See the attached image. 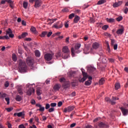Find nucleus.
I'll list each match as a JSON object with an SVG mask.
<instances>
[{"label":"nucleus","instance_id":"obj_1","mask_svg":"<svg viewBox=\"0 0 128 128\" xmlns=\"http://www.w3.org/2000/svg\"><path fill=\"white\" fill-rule=\"evenodd\" d=\"M18 68V72L21 73L26 72V70H28V66L26 62L22 60H19Z\"/></svg>","mask_w":128,"mask_h":128},{"label":"nucleus","instance_id":"obj_2","mask_svg":"<svg viewBox=\"0 0 128 128\" xmlns=\"http://www.w3.org/2000/svg\"><path fill=\"white\" fill-rule=\"evenodd\" d=\"M62 52L64 54L62 55V58L64 59H67L70 56V51L67 46H64L62 49Z\"/></svg>","mask_w":128,"mask_h":128},{"label":"nucleus","instance_id":"obj_3","mask_svg":"<svg viewBox=\"0 0 128 128\" xmlns=\"http://www.w3.org/2000/svg\"><path fill=\"white\" fill-rule=\"evenodd\" d=\"M26 87L28 88V90L26 92V95L30 96L32 93L35 92V90L32 88V85L27 84L26 85Z\"/></svg>","mask_w":128,"mask_h":128},{"label":"nucleus","instance_id":"obj_4","mask_svg":"<svg viewBox=\"0 0 128 128\" xmlns=\"http://www.w3.org/2000/svg\"><path fill=\"white\" fill-rule=\"evenodd\" d=\"M81 46L80 44H78L75 46V50L74 48H72L71 49V52H72V56H74V52H76L77 54L80 53V52H77V50H78L80 47Z\"/></svg>","mask_w":128,"mask_h":128},{"label":"nucleus","instance_id":"obj_5","mask_svg":"<svg viewBox=\"0 0 128 128\" xmlns=\"http://www.w3.org/2000/svg\"><path fill=\"white\" fill-rule=\"evenodd\" d=\"M26 62L30 66L32 67L34 63V60L30 57H28L26 59Z\"/></svg>","mask_w":128,"mask_h":128},{"label":"nucleus","instance_id":"obj_6","mask_svg":"<svg viewBox=\"0 0 128 128\" xmlns=\"http://www.w3.org/2000/svg\"><path fill=\"white\" fill-rule=\"evenodd\" d=\"M53 55L50 53H47L45 54L44 58L46 60V61H50L52 60Z\"/></svg>","mask_w":128,"mask_h":128},{"label":"nucleus","instance_id":"obj_7","mask_svg":"<svg viewBox=\"0 0 128 128\" xmlns=\"http://www.w3.org/2000/svg\"><path fill=\"white\" fill-rule=\"evenodd\" d=\"M62 26H63L62 23L60 21H59L54 24V28L57 30L62 28Z\"/></svg>","mask_w":128,"mask_h":128},{"label":"nucleus","instance_id":"obj_8","mask_svg":"<svg viewBox=\"0 0 128 128\" xmlns=\"http://www.w3.org/2000/svg\"><path fill=\"white\" fill-rule=\"evenodd\" d=\"M100 46V44L98 42H95L94 43H93L92 45V48H90V52H92L94 51V50H97L99 48Z\"/></svg>","mask_w":128,"mask_h":128},{"label":"nucleus","instance_id":"obj_9","mask_svg":"<svg viewBox=\"0 0 128 128\" xmlns=\"http://www.w3.org/2000/svg\"><path fill=\"white\" fill-rule=\"evenodd\" d=\"M124 32V26H120V28L118 29L116 33L118 35H122Z\"/></svg>","mask_w":128,"mask_h":128},{"label":"nucleus","instance_id":"obj_10","mask_svg":"<svg viewBox=\"0 0 128 128\" xmlns=\"http://www.w3.org/2000/svg\"><path fill=\"white\" fill-rule=\"evenodd\" d=\"M74 106H69L68 108H66L64 109V112H70L74 110Z\"/></svg>","mask_w":128,"mask_h":128},{"label":"nucleus","instance_id":"obj_11","mask_svg":"<svg viewBox=\"0 0 128 128\" xmlns=\"http://www.w3.org/2000/svg\"><path fill=\"white\" fill-rule=\"evenodd\" d=\"M42 4V2L41 0H36L34 4V8H38L40 7Z\"/></svg>","mask_w":128,"mask_h":128},{"label":"nucleus","instance_id":"obj_12","mask_svg":"<svg viewBox=\"0 0 128 128\" xmlns=\"http://www.w3.org/2000/svg\"><path fill=\"white\" fill-rule=\"evenodd\" d=\"M24 115H25V114H24V112H18V113H14V116H18V117H21V116H22V118H24Z\"/></svg>","mask_w":128,"mask_h":128},{"label":"nucleus","instance_id":"obj_13","mask_svg":"<svg viewBox=\"0 0 128 128\" xmlns=\"http://www.w3.org/2000/svg\"><path fill=\"white\" fill-rule=\"evenodd\" d=\"M120 110H122V112L124 116H126L128 114V110L124 108H121Z\"/></svg>","mask_w":128,"mask_h":128},{"label":"nucleus","instance_id":"obj_14","mask_svg":"<svg viewBox=\"0 0 128 128\" xmlns=\"http://www.w3.org/2000/svg\"><path fill=\"white\" fill-rule=\"evenodd\" d=\"M122 1H118V2H116L114 4H113V7L117 8V7L119 6H120L122 5Z\"/></svg>","mask_w":128,"mask_h":128},{"label":"nucleus","instance_id":"obj_15","mask_svg":"<svg viewBox=\"0 0 128 128\" xmlns=\"http://www.w3.org/2000/svg\"><path fill=\"white\" fill-rule=\"evenodd\" d=\"M89 50H90V46H85V48L84 50V54H89Z\"/></svg>","mask_w":128,"mask_h":128},{"label":"nucleus","instance_id":"obj_16","mask_svg":"<svg viewBox=\"0 0 128 128\" xmlns=\"http://www.w3.org/2000/svg\"><path fill=\"white\" fill-rule=\"evenodd\" d=\"M36 106L40 108V109L38 110L40 112H44L45 110V108L42 107V106L40 104H36Z\"/></svg>","mask_w":128,"mask_h":128},{"label":"nucleus","instance_id":"obj_17","mask_svg":"<svg viewBox=\"0 0 128 128\" xmlns=\"http://www.w3.org/2000/svg\"><path fill=\"white\" fill-rule=\"evenodd\" d=\"M98 126H100V128H106V124L104 122H102L99 123Z\"/></svg>","mask_w":128,"mask_h":128},{"label":"nucleus","instance_id":"obj_18","mask_svg":"<svg viewBox=\"0 0 128 128\" xmlns=\"http://www.w3.org/2000/svg\"><path fill=\"white\" fill-rule=\"evenodd\" d=\"M34 54L36 57L40 58V56L41 53L40 50H36L34 51Z\"/></svg>","mask_w":128,"mask_h":128},{"label":"nucleus","instance_id":"obj_19","mask_svg":"<svg viewBox=\"0 0 128 128\" xmlns=\"http://www.w3.org/2000/svg\"><path fill=\"white\" fill-rule=\"evenodd\" d=\"M70 87V84L68 82H66L64 83V84L62 85V88L64 89H67Z\"/></svg>","mask_w":128,"mask_h":128},{"label":"nucleus","instance_id":"obj_20","mask_svg":"<svg viewBox=\"0 0 128 128\" xmlns=\"http://www.w3.org/2000/svg\"><path fill=\"white\" fill-rule=\"evenodd\" d=\"M88 78V76H83L82 78V79H78V80L80 82H84Z\"/></svg>","mask_w":128,"mask_h":128},{"label":"nucleus","instance_id":"obj_21","mask_svg":"<svg viewBox=\"0 0 128 128\" xmlns=\"http://www.w3.org/2000/svg\"><path fill=\"white\" fill-rule=\"evenodd\" d=\"M28 35V34L27 32H24L22 33L20 36H18L19 39H22V38H26Z\"/></svg>","mask_w":128,"mask_h":128},{"label":"nucleus","instance_id":"obj_22","mask_svg":"<svg viewBox=\"0 0 128 128\" xmlns=\"http://www.w3.org/2000/svg\"><path fill=\"white\" fill-rule=\"evenodd\" d=\"M80 20V17L76 15L74 20V24H77L78 22H79Z\"/></svg>","mask_w":128,"mask_h":128},{"label":"nucleus","instance_id":"obj_23","mask_svg":"<svg viewBox=\"0 0 128 128\" xmlns=\"http://www.w3.org/2000/svg\"><path fill=\"white\" fill-rule=\"evenodd\" d=\"M30 31L34 34H37L38 32L36 31V28L34 26H31Z\"/></svg>","mask_w":128,"mask_h":128},{"label":"nucleus","instance_id":"obj_24","mask_svg":"<svg viewBox=\"0 0 128 128\" xmlns=\"http://www.w3.org/2000/svg\"><path fill=\"white\" fill-rule=\"evenodd\" d=\"M36 94L38 96H40L42 94V91L40 88H36Z\"/></svg>","mask_w":128,"mask_h":128},{"label":"nucleus","instance_id":"obj_25","mask_svg":"<svg viewBox=\"0 0 128 128\" xmlns=\"http://www.w3.org/2000/svg\"><path fill=\"white\" fill-rule=\"evenodd\" d=\"M60 88V84H56L54 87V90L55 91H58Z\"/></svg>","mask_w":128,"mask_h":128},{"label":"nucleus","instance_id":"obj_26","mask_svg":"<svg viewBox=\"0 0 128 128\" xmlns=\"http://www.w3.org/2000/svg\"><path fill=\"white\" fill-rule=\"evenodd\" d=\"M48 32H42L41 34L40 35V36L42 38H44L48 34Z\"/></svg>","mask_w":128,"mask_h":128},{"label":"nucleus","instance_id":"obj_27","mask_svg":"<svg viewBox=\"0 0 128 128\" xmlns=\"http://www.w3.org/2000/svg\"><path fill=\"white\" fill-rule=\"evenodd\" d=\"M15 99L17 102H20L22 100V96L19 95L16 96Z\"/></svg>","mask_w":128,"mask_h":128},{"label":"nucleus","instance_id":"obj_28","mask_svg":"<svg viewBox=\"0 0 128 128\" xmlns=\"http://www.w3.org/2000/svg\"><path fill=\"white\" fill-rule=\"evenodd\" d=\"M10 38L8 35H6L4 36H0V40H9Z\"/></svg>","mask_w":128,"mask_h":128},{"label":"nucleus","instance_id":"obj_29","mask_svg":"<svg viewBox=\"0 0 128 128\" xmlns=\"http://www.w3.org/2000/svg\"><path fill=\"white\" fill-rule=\"evenodd\" d=\"M120 88V84L119 83H116L114 85V88L116 90H118Z\"/></svg>","mask_w":128,"mask_h":128},{"label":"nucleus","instance_id":"obj_30","mask_svg":"<svg viewBox=\"0 0 128 128\" xmlns=\"http://www.w3.org/2000/svg\"><path fill=\"white\" fill-rule=\"evenodd\" d=\"M12 60L14 61V62H16L17 61L18 58L16 56L15 54H12Z\"/></svg>","mask_w":128,"mask_h":128},{"label":"nucleus","instance_id":"obj_31","mask_svg":"<svg viewBox=\"0 0 128 128\" xmlns=\"http://www.w3.org/2000/svg\"><path fill=\"white\" fill-rule=\"evenodd\" d=\"M18 93L20 94V95H22L23 94V92H22V88L21 87H18Z\"/></svg>","mask_w":128,"mask_h":128},{"label":"nucleus","instance_id":"obj_32","mask_svg":"<svg viewBox=\"0 0 128 128\" xmlns=\"http://www.w3.org/2000/svg\"><path fill=\"white\" fill-rule=\"evenodd\" d=\"M107 22H114L115 20L114 18H107Z\"/></svg>","mask_w":128,"mask_h":128},{"label":"nucleus","instance_id":"obj_33","mask_svg":"<svg viewBox=\"0 0 128 128\" xmlns=\"http://www.w3.org/2000/svg\"><path fill=\"white\" fill-rule=\"evenodd\" d=\"M10 34H12V30L10 28H8V30L6 31V34L8 35Z\"/></svg>","mask_w":128,"mask_h":128},{"label":"nucleus","instance_id":"obj_34","mask_svg":"<svg viewBox=\"0 0 128 128\" xmlns=\"http://www.w3.org/2000/svg\"><path fill=\"white\" fill-rule=\"evenodd\" d=\"M106 2V0H100L98 2V4L100 5V4H104Z\"/></svg>","mask_w":128,"mask_h":128},{"label":"nucleus","instance_id":"obj_35","mask_svg":"<svg viewBox=\"0 0 128 128\" xmlns=\"http://www.w3.org/2000/svg\"><path fill=\"white\" fill-rule=\"evenodd\" d=\"M75 74H76V72L74 71H71V72H70L69 76L70 77L74 76Z\"/></svg>","mask_w":128,"mask_h":128},{"label":"nucleus","instance_id":"obj_36","mask_svg":"<svg viewBox=\"0 0 128 128\" xmlns=\"http://www.w3.org/2000/svg\"><path fill=\"white\" fill-rule=\"evenodd\" d=\"M6 96V94L4 92H0V98H4Z\"/></svg>","mask_w":128,"mask_h":128},{"label":"nucleus","instance_id":"obj_37","mask_svg":"<svg viewBox=\"0 0 128 128\" xmlns=\"http://www.w3.org/2000/svg\"><path fill=\"white\" fill-rule=\"evenodd\" d=\"M28 6V2H23V7L24 8L26 9Z\"/></svg>","mask_w":128,"mask_h":128},{"label":"nucleus","instance_id":"obj_38","mask_svg":"<svg viewBox=\"0 0 128 128\" xmlns=\"http://www.w3.org/2000/svg\"><path fill=\"white\" fill-rule=\"evenodd\" d=\"M108 28H109V26L108 25H104L102 27V29L103 30H106Z\"/></svg>","mask_w":128,"mask_h":128},{"label":"nucleus","instance_id":"obj_39","mask_svg":"<svg viewBox=\"0 0 128 128\" xmlns=\"http://www.w3.org/2000/svg\"><path fill=\"white\" fill-rule=\"evenodd\" d=\"M92 84V81L91 80H88L85 82V85L86 86H89L91 84Z\"/></svg>","mask_w":128,"mask_h":128},{"label":"nucleus","instance_id":"obj_40","mask_svg":"<svg viewBox=\"0 0 128 128\" xmlns=\"http://www.w3.org/2000/svg\"><path fill=\"white\" fill-rule=\"evenodd\" d=\"M104 83V78H102L99 82V84L100 85H102Z\"/></svg>","mask_w":128,"mask_h":128},{"label":"nucleus","instance_id":"obj_41","mask_svg":"<svg viewBox=\"0 0 128 128\" xmlns=\"http://www.w3.org/2000/svg\"><path fill=\"white\" fill-rule=\"evenodd\" d=\"M60 56H61V52H58L56 54V58L60 57Z\"/></svg>","mask_w":128,"mask_h":128},{"label":"nucleus","instance_id":"obj_42","mask_svg":"<svg viewBox=\"0 0 128 128\" xmlns=\"http://www.w3.org/2000/svg\"><path fill=\"white\" fill-rule=\"evenodd\" d=\"M74 16H75L74 14L72 13L69 15L68 18H70V20H72V18H74Z\"/></svg>","mask_w":128,"mask_h":128},{"label":"nucleus","instance_id":"obj_43","mask_svg":"<svg viewBox=\"0 0 128 128\" xmlns=\"http://www.w3.org/2000/svg\"><path fill=\"white\" fill-rule=\"evenodd\" d=\"M122 20H123V17L122 16H120L116 18V20H117V22H120Z\"/></svg>","mask_w":128,"mask_h":128},{"label":"nucleus","instance_id":"obj_44","mask_svg":"<svg viewBox=\"0 0 128 128\" xmlns=\"http://www.w3.org/2000/svg\"><path fill=\"white\" fill-rule=\"evenodd\" d=\"M60 82H66V79L64 78V77H62V78H60Z\"/></svg>","mask_w":128,"mask_h":128},{"label":"nucleus","instance_id":"obj_45","mask_svg":"<svg viewBox=\"0 0 128 128\" xmlns=\"http://www.w3.org/2000/svg\"><path fill=\"white\" fill-rule=\"evenodd\" d=\"M81 71L82 72V76H88L87 73H86L85 70L84 69H82V68L81 69Z\"/></svg>","mask_w":128,"mask_h":128},{"label":"nucleus","instance_id":"obj_46","mask_svg":"<svg viewBox=\"0 0 128 128\" xmlns=\"http://www.w3.org/2000/svg\"><path fill=\"white\" fill-rule=\"evenodd\" d=\"M52 32H48V33L46 34L47 37L48 38L50 37V36H52Z\"/></svg>","mask_w":128,"mask_h":128},{"label":"nucleus","instance_id":"obj_47","mask_svg":"<svg viewBox=\"0 0 128 128\" xmlns=\"http://www.w3.org/2000/svg\"><path fill=\"white\" fill-rule=\"evenodd\" d=\"M5 100L7 102V104L8 105L10 103V98H6Z\"/></svg>","mask_w":128,"mask_h":128},{"label":"nucleus","instance_id":"obj_48","mask_svg":"<svg viewBox=\"0 0 128 128\" xmlns=\"http://www.w3.org/2000/svg\"><path fill=\"white\" fill-rule=\"evenodd\" d=\"M62 11L64 12H68L69 11V10H68V8H64V9H62Z\"/></svg>","mask_w":128,"mask_h":128},{"label":"nucleus","instance_id":"obj_49","mask_svg":"<svg viewBox=\"0 0 128 128\" xmlns=\"http://www.w3.org/2000/svg\"><path fill=\"white\" fill-rule=\"evenodd\" d=\"M13 108H6V111L8 112H11L12 110H13Z\"/></svg>","mask_w":128,"mask_h":128},{"label":"nucleus","instance_id":"obj_50","mask_svg":"<svg viewBox=\"0 0 128 128\" xmlns=\"http://www.w3.org/2000/svg\"><path fill=\"white\" fill-rule=\"evenodd\" d=\"M90 70L92 72H95L96 70V68L94 67V66H90Z\"/></svg>","mask_w":128,"mask_h":128},{"label":"nucleus","instance_id":"obj_51","mask_svg":"<svg viewBox=\"0 0 128 128\" xmlns=\"http://www.w3.org/2000/svg\"><path fill=\"white\" fill-rule=\"evenodd\" d=\"M50 104H46L45 108L46 110H48V108H50Z\"/></svg>","mask_w":128,"mask_h":128},{"label":"nucleus","instance_id":"obj_52","mask_svg":"<svg viewBox=\"0 0 128 128\" xmlns=\"http://www.w3.org/2000/svg\"><path fill=\"white\" fill-rule=\"evenodd\" d=\"M9 85H10V84H9V82H6L4 83V86H5L6 88L8 87V86H9Z\"/></svg>","mask_w":128,"mask_h":128},{"label":"nucleus","instance_id":"obj_53","mask_svg":"<svg viewBox=\"0 0 128 128\" xmlns=\"http://www.w3.org/2000/svg\"><path fill=\"white\" fill-rule=\"evenodd\" d=\"M6 4V0H2V1H1V2H0V7H2V4Z\"/></svg>","mask_w":128,"mask_h":128},{"label":"nucleus","instance_id":"obj_54","mask_svg":"<svg viewBox=\"0 0 128 128\" xmlns=\"http://www.w3.org/2000/svg\"><path fill=\"white\" fill-rule=\"evenodd\" d=\"M128 8L126 7L125 8V9L124 10V14H128Z\"/></svg>","mask_w":128,"mask_h":128},{"label":"nucleus","instance_id":"obj_55","mask_svg":"<svg viewBox=\"0 0 128 128\" xmlns=\"http://www.w3.org/2000/svg\"><path fill=\"white\" fill-rule=\"evenodd\" d=\"M54 111V108H50L48 110V112H52Z\"/></svg>","mask_w":128,"mask_h":128},{"label":"nucleus","instance_id":"obj_56","mask_svg":"<svg viewBox=\"0 0 128 128\" xmlns=\"http://www.w3.org/2000/svg\"><path fill=\"white\" fill-rule=\"evenodd\" d=\"M50 106L52 107H55L56 106V103H51Z\"/></svg>","mask_w":128,"mask_h":128},{"label":"nucleus","instance_id":"obj_57","mask_svg":"<svg viewBox=\"0 0 128 128\" xmlns=\"http://www.w3.org/2000/svg\"><path fill=\"white\" fill-rule=\"evenodd\" d=\"M48 22H49L48 23L49 24H53L54 21H53V20L49 19V20H48Z\"/></svg>","mask_w":128,"mask_h":128},{"label":"nucleus","instance_id":"obj_58","mask_svg":"<svg viewBox=\"0 0 128 128\" xmlns=\"http://www.w3.org/2000/svg\"><path fill=\"white\" fill-rule=\"evenodd\" d=\"M5 2L9 4H14V2L12 1V0H5Z\"/></svg>","mask_w":128,"mask_h":128},{"label":"nucleus","instance_id":"obj_59","mask_svg":"<svg viewBox=\"0 0 128 128\" xmlns=\"http://www.w3.org/2000/svg\"><path fill=\"white\" fill-rule=\"evenodd\" d=\"M76 126V123L72 124H70V128H74Z\"/></svg>","mask_w":128,"mask_h":128},{"label":"nucleus","instance_id":"obj_60","mask_svg":"<svg viewBox=\"0 0 128 128\" xmlns=\"http://www.w3.org/2000/svg\"><path fill=\"white\" fill-rule=\"evenodd\" d=\"M105 100L106 102H110V98H108V97L107 98H105Z\"/></svg>","mask_w":128,"mask_h":128},{"label":"nucleus","instance_id":"obj_61","mask_svg":"<svg viewBox=\"0 0 128 128\" xmlns=\"http://www.w3.org/2000/svg\"><path fill=\"white\" fill-rule=\"evenodd\" d=\"M119 98H117V97H112V100L115 101L116 100H118Z\"/></svg>","mask_w":128,"mask_h":128},{"label":"nucleus","instance_id":"obj_62","mask_svg":"<svg viewBox=\"0 0 128 128\" xmlns=\"http://www.w3.org/2000/svg\"><path fill=\"white\" fill-rule=\"evenodd\" d=\"M62 102H59L58 104V107H60L62 106Z\"/></svg>","mask_w":128,"mask_h":128},{"label":"nucleus","instance_id":"obj_63","mask_svg":"<svg viewBox=\"0 0 128 128\" xmlns=\"http://www.w3.org/2000/svg\"><path fill=\"white\" fill-rule=\"evenodd\" d=\"M110 102L111 103V104H113V105H114V104H116V102H114V100H110Z\"/></svg>","mask_w":128,"mask_h":128},{"label":"nucleus","instance_id":"obj_64","mask_svg":"<svg viewBox=\"0 0 128 128\" xmlns=\"http://www.w3.org/2000/svg\"><path fill=\"white\" fill-rule=\"evenodd\" d=\"M18 128H26L24 124H20L18 126Z\"/></svg>","mask_w":128,"mask_h":128}]
</instances>
